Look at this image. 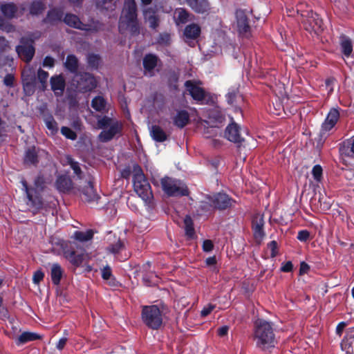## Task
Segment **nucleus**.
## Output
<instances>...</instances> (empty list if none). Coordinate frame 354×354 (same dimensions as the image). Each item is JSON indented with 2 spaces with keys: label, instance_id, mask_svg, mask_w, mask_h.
<instances>
[{
  "label": "nucleus",
  "instance_id": "1",
  "mask_svg": "<svg viewBox=\"0 0 354 354\" xmlns=\"http://www.w3.org/2000/svg\"><path fill=\"white\" fill-rule=\"evenodd\" d=\"M254 341L256 346L262 351L274 347L276 340L270 322L258 319L254 324Z\"/></svg>",
  "mask_w": 354,
  "mask_h": 354
},
{
  "label": "nucleus",
  "instance_id": "2",
  "mask_svg": "<svg viewBox=\"0 0 354 354\" xmlns=\"http://www.w3.org/2000/svg\"><path fill=\"white\" fill-rule=\"evenodd\" d=\"M136 11L135 0L124 1V8L119 21V30L121 32L125 31H129L131 34L139 32Z\"/></svg>",
  "mask_w": 354,
  "mask_h": 354
},
{
  "label": "nucleus",
  "instance_id": "3",
  "mask_svg": "<svg viewBox=\"0 0 354 354\" xmlns=\"http://www.w3.org/2000/svg\"><path fill=\"white\" fill-rule=\"evenodd\" d=\"M97 128L102 129L98 138L101 142H106L119 135L122 125L118 120L108 116H99L97 122Z\"/></svg>",
  "mask_w": 354,
  "mask_h": 354
},
{
  "label": "nucleus",
  "instance_id": "4",
  "mask_svg": "<svg viewBox=\"0 0 354 354\" xmlns=\"http://www.w3.org/2000/svg\"><path fill=\"white\" fill-rule=\"evenodd\" d=\"M133 187L137 194L145 202H149L153 198L151 186L146 179L141 168L133 166Z\"/></svg>",
  "mask_w": 354,
  "mask_h": 354
},
{
  "label": "nucleus",
  "instance_id": "5",
  "mask_svg": "<svg viewBox=\"0 0 354 354\" xmlns=\"http://www.w3.org/2000/svg\"><path fill=\"white\" fill-rule=\"evenodd\" d=\"M144 323L152 329H158L162 324V315L156 305L144 306L142 311Z\"/></svg>",
  "mask_w": 354,
  "mask_h": 354
},
{
  "label": "nucleus",
  "instance_id": "6",
  "mask_svg": "<svg viewBox=\"0 0 354 354\" xmlns=\"http://www.w3.org/2000/svg\"><path fill=\"white\" fill-rule=\"evenodd\" d=\"M161 185L163 191L169 196H186L188 194L187 188L178 180L165 177L161 179Z\"/></svg>",
  "mask_w": 354,
  "mask_h": 354
},
{
  "label": "nucleus",
  "instance_id": "7",
  "mask_svg": "<svg viewBox=\"0 0 354 354\" xmlns=\"http://www.w3.org/2000/svg\"><path fill=\"white\" fill-rule=\"evenodd\" d=\"M73 84L80 92H87L92 91L97 86V82L94 77L88 73L76 74L73 79Z\"/></svg>",
  "mask_w": 354,
  "mask_h": 354
},
{
  "label": "nucleus",
  "instance_id": "8",
  "mask_svg": "<svg viewBox=\"0 0 354 354\" xmlns=\"http://www.w3.org/2000/svg\"><path fill=\"white\" fill-rule=\"evenodd\" d=\"M20 43L16 47V51L21 59L28 63L35 55L33 41L31 39L22 38Z\"/></svg>",
  "mask_w": 354,
  "mask_h": 354
},
{
  "label": "nucleus",
  "instance_id": "9",
  "mask_svg": "<svg viewBox=\"0 0 354 354\" xmlns=\"http://www.w3.org/2000/svg\"><path fill=\"white\" fill-rule=\"evenodd\" d=\"M80 248V243L72 242L68 248L63 250L64 257L76 266H79L84 259V254L82 252L77 254V250Z\"/></svg>",
  "mask_w": 354,
  "mask_h": 354
},
{
  "label": "nucleus",
  "instance_id": "10",
  "mask_svg": "<svg viewBox=\"0 0 354 354\" xmlns=\"http://www.w3.org/2000/svg\"><path fill=\"white\" fill-rule=\"evenodd\" d=\"M23 189L26 192L28 202L27 204L35 209H39L43 207V202L39 196V192H37L33 189H29L28 184L25 180H21Z\"/></svg>",
  "mask_w": 354,
  "mask_h": 354
},
{
  "label": "nucleus",
  "instance_id": "11",
  "mask_svg": "<svg viewBox=\"0 0 354 354\" xmlns=\"http://www.w3.org/2000/svg\"><path fill=\"white\" fill-rule=\"evenodd\" d=\"M212 203L216 208L224 209L234 205L235 201L224 193H218L214 196Z\"/></svg>",
  "mask_w": 354,
  "mask_h": 354
},
{
  "label": "nucleus",
  "instance_id": "12",
  "mask_svg": "<svg viewBox=\"0 0 354 354\" xmlns=\"http://www.w3.org/2000/svg\"><path fill=\"white\" fill-rule=\"evenodd\" d=\"M21 77L24 91L28 93L32 92L35 81L34 71L30 67L24 68L21 73Z\"/></svg>",
  "mask_w": 354,
  "mask_h": 354
},
{
  "label": "nucleus",
  "instance_id": "13",
  "mask_svg": "<svg viewBox=\"0 0 354 354\" xmlns=\"http://www.w3.org/2000/svg\"><path fill=\"white\" fill-rule=\"evenodd\" d=\"M225 136L227 140L235 143H241L244 140L240 132L239 127L234 122L227 127Z\"/></svg>",
  "mask_w": 354,
  "mask_h": 354
},
{
  "label": "nucleus",
  "instance_id": "14",
  "mask_svg": "<svg viewBox=\"0 0 354 354\" xmlns=\"http://www.w3.org/2000/svg\"><path fill=\"white\" fill-rule=\"evenodd\" d=\"M339 118V113L337 109H331L327 115V117L322 124V131L325 133L331 130Z\"/></svg>",
  "mask_w": 354,
  "mask_h": 354
},
{
  "label": "nucleus",
  "instance_id": "15",
  "mask_svg": "<svg viewBox=\"0 0 354 354\" xmlns=\"http://www.w3.org/2000/svg\"><path fill=\"white\" fill-rule=\"evenodd\" d=\"M187 91L192 95L194 100L198 102H202L205 98V92L204 90L195 84L192 81H187L185 84Z\"/></svg>",
  "mask_w": 354,
  "mask_h": 354
},
{
  "label": "nucleus",
  "instance_id": "16",
  "mask_svg": "<svg viewBox=\"0 0 354 354\" xmlns=\"http://www.w3.org/2000/svg\"><path fill=\"white\" fill-rule=\"evenodd\" d=\"M264 225L263 215L257 214L254 216L252 220V229L255 239L260 241L264 236V232L263 227Z\"/></svg>",
  "mask_w": 354,
  "mask_h": 354
},
{
  "label": "nucleus",
  "instance_id": "17",
  "mask_svg": "<svg viewBox=\"0 0 354 354\" xmlns=\"http://www.w3.org/2000/svg\"><path fill=\"white\" fill-rule=\"evenodd\" d=\"M237 30L240 35L248 36L250 30L246 15L241 11L236 12Z\"/></svg>",
  "mask_w": 354,
  "mask_h": 354
},
{
  "label": "nucleus",
  "instance_id": "18",
  "mask_svg": "<svg viewBox=\"0 0 354 354\" xmlns=\"http://www.w3.org/2000/svg\"><path fill=\"white\" fill-rule=\"evenodd\" d=\"M64 274V270L59 263H55L51 265L50 274L52 282L54 285L57 286L60 283Z\"/></svg>",
  "mask_w": 354,
  "mask_h": 354
},
{
  "label": "nucleus",
  "instance_id": "19",
  "mask_svg": "<svg viewBox=\"0 0 354 354\" xmlns=\"http://www.w3.org/2000/svg\"><path fill=\"white\" fill-rule=\"evenodd\" d=\"M82 199L88 203H92L98 199V196L93 189L91 182H88L82 190Z\"/></svg>",
  "mask_w": 354,
  "mask_h": 354
},
{
  "label": "nucleus",
  "instance_id": "20",
  "mask_svg": "<svg viewBox=\"0 0 354 354\" xmlns=\"http://www.w3.org/2000/svg\"><path fill=\"white\" fill-rule=\"evenodd\" d=\"M51 88L56 95H61L65 88V81L62 76L57 75L50 79Z\"/></svg>",
  "mask_w": 354,
  "mask_h": 354
},
{
  "label": "nucleus",
  "instance_id": "21",
  "mask_svg": "<svg viewBox=\"0 0 354 354\" xmlns=\"http://www.w3.org/2000/svg\"><path fill=\"white\" fill-rule=\"evenodd\" d=\"M189 13L183 8H176L174 13V19L177 26L186 24L191 20Z\"/></svg>",
  "mask_w": 354,
  "mask_h": 354
},
{
  "label": "nucleus",
  "instance_id": "22",
  "mask_svg": "<svg viewBox=\"0 0 354 354\" xmlns=\"http://www.w3.org/2000/svg\"><path fill=\"white\" fill-rule=\"evenodd\" d=\"M150 136L156 142H162L167 140L168 134L158 125H153L149 130Z\"/></svg>",
  "mask_w": 354,
  "mask_h": 354
},
{
  "label": "nucleus",
  "instance_id": "23",
  "mask_svg": "<svg viewBox=\"0 0 354 354\" xmlns=\"http://www.w3.org/2000/svg\"><path fill=\"white\" fill-rule=\"evenodd\" d=\"M189 121V115L186 111H178L173 117L174 125L178 128H183Z\"/></svg>",
  "mask_w": 354,
  "mask_h": 354
},
{
  "label": "nucleus",
  "instance_id": "24",
  "mask_svg": "<svg viewBox=\"0 0 354 354\" xmlns=\"http://www.w3.org/2000/svg\"><path fill=\"white\" fill-rule=\"evenodd\" d=\"M187 3L198 13H203L209 9V4L207 0H185Z\"/></svg>",
  "mask_w": 354,
  "mask_h": 354
},
{
  "label": "nucleus",
  "instance_id": "25",
  "mask_svg": "<svg viewBox=\"0 0 354 354\" xmlns=\"http://www.w3.org/2000/svg\"><path fill=\"white\" fill-rule=\"evenodd\" d=\"M64 22L69 26L80 30H88L86 26L83 24L80 20L79 17L73 14H66Z\"/></svg>",
  "mask_w": 354,
  "mask_h": 354
},
{
  "label": "nucleus",
  "instance_id": "26",
  "mask_svg": "<svg viewBox=\"0 0 354 354\" xmlns=\"http://www.w3.org/2000/svg\"><path fill=\"white\" fill-rule=\"evenodd\" d=\"M55 184L57 189L61 192H68L72 187L71 180L70 178L65 176H59Z\"/></svg>",
  "mask_w": 354,
  "mask_h": 354
},
{
  "label": "nucleus",
  "instance_id": "27",
  "mask_svg": "<svg viewBox=\"0 0 354 354\" xmlns=\"http://www.w3.org/2000/svg\"><path fill=\"white\" fill-rule=\"evenodd\" d=\"M145 19L149 22V26L156 28L158 26V18L156 15V11L152 8H148L144 11Z\"/></svg>",
  "mask_w": 354,
  "mask_h": 354
},
{
  "label": "nucleus",
  "instance_id": "28",
  "mask_svg": "<svg viewBox=\"0 0 354 354\" xmlns=\"http://www.w3.org/2000/svg\"><path fill=\"white\" fill-rule=\"evenodd\" d=\"M340 46L344 55L349 57L353 52V44L351 39L344 35H342L340 37Z\"/></svg>",
  "mask_w": 354,
  "mask_h": 354
},
{
  "label": "nucleus",
  "instance_id": "29",
  "mask_svg": "<svg viewBox=\"0 0 354 354\" xmlns=\"http://www.w3.org/2000/svg\"><path fill=\"white\" fill-rule=\"evenodd\" d=\"M201 33V28L196 24H192L185 27L184 35L188 39H196Z\"/></svg>",
  "mask_w": 354,
  "mask_h": 354
},
{
  "label": "nucleus",
  "instance_id": "30",
  "mask_svg": "<svg viewBox=\"0 0 354 354\" xmlns=\"http://www.w3.org/2000/svg\"><path fill=\"white\" fill-rule=\"evenodd\" d=\"M95 3L101 10L112 11L116 7V0H95Z\"/></svg>",
  "mask_w": 354,
  "mask_h": 354
},
{
  "label": "nucleus",
  "instance_id": "31",
  "mask_svg": "<svg viewBox=\"0 0 354 354\" xmlns=\"http://www.w3.org/2000/svg\"><path fill=\"white\" fill-rule=\"evenodd\" d=\"M158 58L156 56L149 54L147 55L143 59V66L146 71L150 72L157 65Z\"/></svg>",
  "mask_w": 354,
  "mask_h": 354
},
{
  "label": "nucleus",
  "instance_id": "32",
  "mask_svg": "<svg viewBox=\"0 0 354 354\" xmlns=\"http://www.w3.org/2000/svg\"><path fill=\"white\" fill-rule=\"evenodd\" d=\"M64 66L66 69L72 73L77 71L78 68V59L73 55H69L67 56Z\"/></svg>",
  "mask_w": 354,
  "mask_h": 354
},
{
  "label": "nucleus",
  "instance_id": "33",
  "mask_svg": "<svg viewBox=\"0 0 354 354\" xmlns=\"http://www.w3.org/2000/svg\"><path fill=\"white\" fill-rule=\"evenodd\" d=\"M93 236L92 230H87L86 232L76 231L73 234L75 239L80 243H84L91 240Z\"/></svg>",
  "mask_w": 354,
  "mask_h": 354
},
{
  "label": "nucleus",
  "instance_id": "34",
  "mask_svg": "<svg viewBox=\"0 0 354 354\" xmlns=\"http://www.w3.org/2000/svg\"><path fill=\"white\" fill-rule=\"evenodd\" d=\"M40 336L35 333L24 332L17 338V344H25L26 342L39 339Z\"/></svg>",
  "mask_w": 354,
  "mask_h": 354
},
{
  "label": "nucleus",
  "instance_id": "35",
  "mask_svg": "<svg viewBox=\"0 0 354 354\" xmlns=\"http://www.w3.org/2000/svg\"><path fill=\"white\" fill-rule=\"evenodd\" d=\"M17 8L12 3H6L1 6V11L7 18H12L17 12Z\"/></svg>",
  "mask_w": 354,
  "mask_h": 354
},
{
  "label": "nucleus",
  "instance_id": "36",
  "mask_svg": "<svg viewBox=\"0 0 354 354\" xmlns=\"http://www.w3.org/2000/svg\"><path fill=\"white\" fill-rule=\"evenodd\" d=\"M91 106L95 111L102 112L106 109V101L102 96H97L93 99Z\"/></svg>",
  "mask_w": 354,
  "mask_h": 354
},
{
  "label": "nucleus",
  "instance_id": "37",
  "mask_svg": "<svg viewBox=\"0 0 354 354\" xmlns=\"http://www.w3.org/2000/svg\"><path fill=\"white\" fill-rule=\"evenodd\" d=\"M24 161L26 164H35L37 162V154L35 147L29 149L26 151Z\"/></svg>",
  "mask_w": 354,
  "mask_h": 354
},
{
  "label": "nucleus",
  "instance_id": "38",
  "mask_svg": "<svg viewBox=\"0 0 354 354\" xmlns=\"http://www.w3.org/2000/svg\"><path fill=\"white\" fill-rule=\"evenodd\" d=\"M185 234L189 238H192L194 235V229L193 221L189 216H186L184 219Z\"/></svg>",
  "mask_w": 354,
  "mask_h": 354
},
{
  "label": "nucleus",
  "instance_id": "39",
  "mask_svg": "<svg viewBox=\"0 0 354 354\" xmlns=\"http://www.w3.org/2000/svg\"><path fill=\"white\" fill-rule=\"evenodd\" d=\"M45 6L41 1H33L30 6V13L32 15H38L43 12Z\"/></svg>",
  "mask_w": 354,
  "mask_h": 354
},
{
  "label": "nucleus",
  "instance_id": "40",
  "mask_svg": "<svg viewBox=\"0 0 354 354\" xmlns=\"http://www.w3.org/2000/svg\"><path fill=\"white\" fill-rule=\"evenodd\" d=\"M66 164L70 165V167L76 175H77L78 176H80L82 170L79 166V163L77 162L74 161L71 156L66 157Z\"/></svg>",
  "mask_w": 354,
  "mask_h": 354
},
{
  "label": "nucleus",
  "instance_id": "41",
  "mask_svg": "<svg viewBox=\"0 0 354 354\" xmlns=\"http://www.w3.org/2000/svg\"><path fill=\"white\" fill-rule=\"evenodd\" d=\"M46 127L50 131L51 133L57 131V124L52 116H48L44 120Z\"/></svg>",
  "mask_w": 354,
  "mask_h": 354
},
{
  "label": "nucleus",
  "instance_id": "42",
  "mask_svg": "<svg viewBox=\"0 0 354 354\" xmlns=\"http://www.w3.org/2000/svg\"><path fill=\"white\" fill-rule=\"evenodd\" d=\"M312 174L315 180L317 182L321 181L322 178V168L320 165H316L313 167L312 170Z\"/></svg>",
  "mask_w": 354,
  "mask_h": 354
},
{
  "label": "nucleus",
  "instance_id": "43",
  "mask_svg": "<svg viewBox=\"0 0 354 354\" xmlns=\"http://www.w3.org/2000/svg\"><path fill=\"white\" fill-rule=\"evenodd\" d=\"M44 178L41 176H38L35 180L34 187H29V189H33V190H36L37 192H40L44 188Z\"/></svg>",
  "mask_w": 354,
  "mask_h": 354
},
{
  "label": "nucleus",
  "instance_id": "44",
  "mask_svg": "<svg viewBox=\"0 0 354 354\" xmlns=\"http://www.w3.org/2000/svg\"><path fill=\"white\" fill-rule=\"evenodd\" d=\"M61 132L66 138H67L68 139H71V140L76 139V137H77L76 133L68 127H63L61 129Z\"/></svg>",
  "mask_w": 354,
  "mask_h": 354
},
{
  "label": "nucleus",
  "instance_id": "45",
  "mask_svg": "<svg viewBox=\"0 0 354 354\" xmlns=\"http://www.w3.org/2000/svg\"><path fill=\"white\" fill-rule=\"evenodd\" d=\"M88 64L92 67H97L100 64V57L97 55L91 54L87 57Z\"/></svg>",
  "mask_w": 354,
  "mask_h": 354
},
{
  "label": "nucleus",
  "instance_id": "46",
  "mask_svg": "<svg viewBox=\"0 0 354 354\" xmlns=\"http://www.w3.org/2000/svg\"><path fill=\"white\" fill-rule=\"evenodd\" d=\"M37 77L39 80L42 84L46 83L47 79L48 77V73L46 71L39 68L37 72Z\"/></svg>",
  "mask_w": 354,
  "mask_h": 354
},
{
  "label": "nucleus",
  "instance_id": "47",
  "mask_svg": "<svg viewBox=\"0 0 354 354\" xmlns=\"http://www.w3.org/2000/svg\"><path fill=\"white\" fill-rule=\"evenodd\" d=\"M44 277V273L41 270H37L32 276V281L35 284H39Z\"/></svg>",
  "mask_w": 354,
  "mask_h": 354
},
{
  "label": "nucleus",
  "instance_id": "48",
  "mask_svg": "<svg viewBox=\"0 0 354 354\" xmlns=\"http://www.w3.org/2000/svg\"><path fill=\"white\" fill-rule=\"evenodd\" d=\"M335 82V79L333 77H329L325 81V86L326 89L328 91V93L330 94L333 91V85Z\"/></svg>",
  "mask_w": 354,
  "mask_h": 354
},
{
  "label": "nucleus",
  "instance_id": "49",
  "mask_svg": "<svg viewBox=\"0 0 354 354\" xmlns=\"http://www.w3.org/2000/svg\"><path fill=\"white\" fill-rule=\"evenodd\" d=\"M55 64V59L53 57L47 56L44 58L43 61V66L44 67H49L52 68L53 67Z\"/></svg>",
  "mask_w": 354,
  "mask_h": 354
},
{
  "label": "nucleus",
  "instance_id": "50",
  "mask_svg": "<svg viewBox=\"0 0 354 354\" xmlns=\"http://www.w3.org/2000/svg\"><path fill=\"white\" fill-rule=\"evenodd\" d=\"M309 236L310 233L307 230H301L298 232L297 239L301 241H306Z\"/></svg>",
  "mask_w": 354,
  "mask_h": 354
},
{
  "label": "nucleus",
  "instance_id": "51",
  "mask_svg": "<svg viewBox=\"0 0 354 354\" xmlns=\"http://www.w3.org/2000/svg\"><path fill=\"white\" fill-rule=\"evenodd\" d=\"M123 247V244L121 241H118L115 244L111 246L109 249L112 253H118Z\"/></svg>",
  "mask_w": 354,
  "mask_h": 354
},
{
  "label": "nucleus",
  "instance_id": "52",
  "mask_svg": "<svg viewBox=\"0 0 354 354\" xmlns=\"http://www.w3.org/2000/svg\"><path fill=\"white\" fill-rule=\"evenodd\" d=\"M102 278L105 280H108L111 277V270L110 267H104L102 270Z\"/></svg>",
  "mask_w": 354,
  "mask_h": 354
},
{
  "label": "nucleus",
  "instance_id": "53",
  "mask_svg": "<svg viewBox=\"0 0 354 354\" xmlns=\"http://www.w3.org/2000/svg\"><path fill=\"white\" fill-rule=\"evenodd\" d=\"M214 308V306L212 304H208L207 306H205L203 309L201 310V316L205 317L208 315Z\"/></svg>",
  "mask_w": 354,
  "mask_h": 354
},
{
  "label": "nucleus",
  "instance_id": "54",
  "mask_svg": "<svg viewBox=\"0 0 354 354\" xmlns=\"http://www.w3.org/2000/svg\"><path fill=\"white\" fill-rule=\"evenodd\" d=\"M203 250L205 252H210L213 249V243L210 240H205L203 243Z\"/></svg>",
  "mask_w": 354,
  "mask_h": 354
},
{
  "label": "nucleus",
  "instance_id": "55",
  "mask_svg": "<svg viewBox=\"0 0 354 354\" xmlns=\"http://www.w3.org/2000/svg\"><path fill=\"white\" fill-rule=\"evenodd\" d=\"M268 248L271 251V257H275L276 254H277V251H276V250H277V242L275 241H271L268 244Z\"/></svg>",
  "mask_w": 354,
  "mask_h": 354
},
{
  "label": "nucleus",
  "instance_id": "56",
  "mask_svg": "<svg viewBox=\"0 0 354 354\" xmlns=\"http://www.w3.org/2000/svg\"><path fill=\"white\" fill-rule=\"evenodd\" d=\"M68 339L66 337H62L61 338L59 342H57V345H56V348L59 350V351H62L65 345L66 344V342H67Z\"/></svg>",
  "mask_w": 354,
  "mask_h": 354
},
{
  "label": "nucleus",
  "instance_id": "57",
  "mask_svg": "<svg viewBox=\"0 0 354 354\" xmlns=\"http://www.w3.org/2000/svg\"><path fill=\"white\" fill-rule=\"evenodd\" d=\"M13 81L14 77L11 75H7L3 80L4 84L8 86H12L13 84Z\"/></svg>",
  "mask_w": 354,
  "mask_h": 354
},
{
  "label": "nucleus",
  "instance_id": "58",
  "mask_svg": "<svg viewBox=\"0 0 354 354\" xmlns=\"http://www.w3.org/2000/svg\"><path fill=\"white\" fill-rule=\"evenodd\" d=\"M309 268H310V267L307 263H306L305 262H301L300 264V269H299L300 274H303L304 273H306L308 271Z\"/></svg>",
  "mask_w": 354,
  "mask_h": 354
},
{
  "label": "nucleus",
  "instance_id": "59",
  "mask_svg": "<svg viewBox=\"0 0 354 354\" xmlns=\"http://www.w3.org/2000/svg\"><path fill=\"white\" fill-rule=\"evenodd\" d=\"M229 330V327L227 326H223L218 329V334L219 336L223 337L227 334Z\"/></svg>",
  "mask_w": 354,
  "mask_h": 354
},
{
  "label": "nucleus",
  "instance_id": "60",
  "mask_svg": "<svg viewBox=\"0 0 354 354\" xmlns=\"http://www.w3.org/2000/svg\"><path fill=\"white\" fill-rule=\"evenodd\" d=\"M292 269V263L290 261L286 262L281 268L283 272H290Z\"/></svg>",
  "mask_w": 354,
  "mask_h": 354
},
{
  "label": "nucleus",
  "instance_id": "61",
  "mask_svg": "<svg viewBox=\"0 0 354 354\" xmlns=\"http://www.w3.org/2000/svg\"><path fill=\"white\" fill-rule=\"evenodd\" d=\"M8 46V42L5 38L0 37V53L3 51Z\"/></svg>",
  "mask_w": 354,
  "mask_h": 354
},
{
  "label": "nucleus",
  "instance_id": "62",
  "mask_svg": "<svg viewBox=\"0 0 354 354\" xmlns=\"http://www.w3.org/2000/svg\"><path fill=\"white\" fill-rule=\"evenodd\" d=\"M205 261L207 266H214L216 263V259L215 257H210L207 258Z\"/></svg>",
  "mask_w": 354,
  "mask_h": 354
},
{
  "label": "nucleus",
  "instance_id": "63",
  "mask_svg": "<svg viewBox=\"0 0 354 354\" xmlns=\"http://www.w3.org/2000/svg\"><path fill=\"white\" fill-rule=\"evenodd\" d=\"M348 145L351 149V152L354 154V136L348 140Z\"/></svg>",
  "mask_w": 354,
  "mask_h": 354
},
{
  "label": "nucleus",
  "instance_id": "64",
  "mask_svg": "<svg viewBox=\"0 0 354 354\" xmlns=\"http://www.w3.org/2000/svg\"><path fill=\"white\" fill-rule=\"evenodd\" d=\"M235 96H236V93L235 92H234V93H229L227 94V97L228 102L230 104H232L233 103V100L235 97Z\"/></svg>",
  "mask_w": 354,
  "mask_h": 354
}]
</instances>
